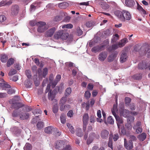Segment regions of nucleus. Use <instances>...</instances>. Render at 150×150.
<instances>
[{
  "label": "nucleus",
  "instance_id": "f257e3e1",
  "mask_svg": "<svg viewBox=\"0 0 150 150\" xmlns=\"http://www.w3.org/2000/svg\"><path fill=\"white\" fill-rule=\"evenodd\" d=\"M35 24L38 27L37 31L38 32L43 33L47 29L45 26L46 24L45 22L39 21L36 23Z\"/></svg>",
  "mask_w": 150,
  "mask_h": 150
},
{
  "label": "nucleus",
  "instance_id": "f03ea898",
  "mask_svg": "<svg viewBox=\"0 0 150 150\" xmlns=\"http://www.w3.org/2000/svg\"><path fill=\"white\" fill-rule=\"evenodd\" d=\"M37 73L39 79H42L43 78H45L48 73V70L47 68H45L42 71V69L39 68L38 70Z\"/></svg>",
  "mask_w": 150,
  "mask_h": 150
},
{
  "label": "nucleus",
  "instance_id": "7ed1b4c3",
  "mask_svg": "<svg viewBox=\"0 0 150 150\" xmlns=\"http://www.w3.org/2000/svg\"><path fill=\"white\" fill-rule=\"evenodd\" d=\"M19 9V6L16 5L12 6L11 10V14L12 16H16L18 13Z\"/></svg>",
  "mask_w": 150,
  "mask_h": 150
},
{
  "label": "nucleus",
  "instance_id": "20e7f679",
  "mask_svg": "<svg viewBox=\"0 0 150 150\" xmlns=\"http://www.w3.org/2000/svg\"><path fill=\"white\" fill-rule=\"evenodd\" d=\"M124 146L127 150H130L133 147V143L131 141H127L126 138L124 139Z\"/></svg>",
  "mask_w": 150,
  "mask_h": 150
},
{
  "label": "nucleus",
  "instance_id": "39448f33",
  "mask_svg": "<svg viewBox=\"0 0 150 150\" xmlns=\"http://www.w3.org/2000/svg\"><path fill=\"white\" fill-rule=\"evenodd\" d=\"M115 15L121 21H125L124 18V10L122 11L117 10L114 12Z\"/></svg>",
  "mask_w": 150,
  "mask_h": 150
},
{
  "label": "nucleus",
  "instance_id": "423d86ee",
  "mask_svg": "<svg viewBox=\"0 0 150 150\" xmlns=\"http://www.w3.org/2000/svg\"><path fill=\"white\" fill-rule=\"evenodd\" d=\"M56 30V28L54 27H52L48 29L45 33V37H52L53 35Z\"/></svg>",
  "mask_w": 150,
  "mask_h": 150
},
{
  "label": "nucleus",
  "instance_id": "0eeeda50",
  "mask_svg": "<svg viewBox=\"0 0 150 150\" xmlns=\"http://www.w3.org/2000/svg\"><path fill=\"white\" fill-rule=\"evenodd\" d=\"M89 120V116L87 113H85L83 117V129L85 131L86 129V126L88 124Z\"/></svg>",
  "mask_w": 150,
  "mask_h": 150
},
{
  "label": "nucleus",
  "instance_id": "6e6552de",
  "mask_svg": "<svg viewBox=\"0 0 150 150\" xmlns=\"http://www.w3.org/2000/svg\"><path fill=\"white\" fill-rule=\"evenodd\" d=\"M56 95L55 91L50 90L48 93V97L49 100L51 101L54 100L56 102V99H54Z\"/></svg>",
  "mask_w": 150,
  "mask_h": 150
},
{
  "label": "nucleus",
  "instance_id": "1a4fd4ad",
  "mask_svg": "<svg viewBox=\"0 0 150 150\" xmlns=\"http://www.w3.org/2000/svg\"><path fill=\"white\" fill-rule=\"evenodd\" d=\"M108 55L107 52L103 51L100 52L98 56V59L101 61H103L106 59Z\"/></svg>",
  "mask_w": 150,
  "mask_h": 150
},
{
  "label": "nucleus",
  "instance_id": "9d476101",
  "mask_svg": "<svg viewBox=\"0 0 150 150\" xmlns=\"http://www.w3.org/2000/svg\"><path fill=\"white\" fill-rule=\"evenodd\" d=\"M128 57L127 54L125 51H122L120 57V61L121 62L123 63L125 62Z\"/></svg>",
  "mask_w": 150,
  "mask_h": 150
},
{
  "label": "nucleus",
  "instance_id": "9b49d317",
  "mask_svg": "<svg viewBox=\"0 0 150 150\" xmlns=\"http://www.w3.org/2000/svg\"><path fill=\"white\" fill-rule=\"evenodd\" d=\"M105 46L104 45H98L93 47L91 50L92 52L96 53L103 50V48Z\"/></svg>",
  "mask_w": 150,
  "mask_h": 150
},
{
  "label": "nucleus",
  "instance_id": "f8f14e48",
  "mask_svg": "<svg viewBox=\"0 0 150 150\" xmlns=\"http://www.w3.org/2000/svg\"><path fill=\"white\" fill-rule=\"evenodd\" d=\"M98 2H99V5L102 8L104 9H108L109 7V6L108 4H107L106 2H104L103 0H98Z\"/></svg>",
  "mask_w": 150,
  "mask_h": 150
},
{
  "label": "nucleus",
  "instance_id": "ddd939ff",
  "mask_svg": "<svg viewBox=\"0 0 150 150\" xmlns=\"http://www.w3.org/2000/svg\"><path fill=\"white\" fill-rule=\"evenodd\" d=\"M64 142L62 141L59 140L57 142L55 145V148L57 149H61L64 147Z\"/></svg>",
  "mask_w": 150,
  "mask_h": 150
},
{
  "label": "nucleus",
  "instance_id": "4468645a",
  "mask_svg": "<svg viewBox=\"0 0 150 150\" xmlns=\"http://www.w3.org/2000/svg\"><path fill=\"white\" fill-rule=\"evenodd\" d=\"M132 18L131 15L128 11L124 10V18L125 21L126 20L129 21Z\"/></svg>",
  "mask_w": 150,
  "mask_h": 150
},
{
  "label": "nucleus",
  "instance_id": "2eb2a0df",
  "mask_svg": "<svg viewBox=\"0 0 150 150\" xmlns=\"http://www.w3.org/2000/svg\"><path fill=\"white\" fill-rule=\"evenodd\" d=\"M119 111L120 114L125 117L128 116L129 112V110L124 109L123 108H121Z\"/></svg>",
  "mask_w": 150,
  "mask_h": 150
},
{
  "label": "nucleus",
  "instance_id": "dca6fc26",
  "mask_svg": "<svg viewBox=\"0 0 150 150\" xmlns=\"http://www.w3.org/2000/svg\"><path fill=\"white\" fill-rule=\"evenodd\" d=\"M109 135V132L106 130H103L101 133V136L103 139H107Z\"/></svg>",
  "mask_w": 150,
  "mask_h": 150
},
{
  "label": "nucleus",
  "instance_id": "f3484780",
  "mask_svg": "<svg viewBox=\"0 0 150 150\" xmlns=\"http://www.w3.org/2000/svg\"><path fill=\"white\" fill-rule=\"evenodd\" d=\"M11 106L12 108L14 109H18L22 107L23 106V105L21 103H14V102L13 101V103Z\"/></svg>",
  "mask_w": 150,
  "mask_h": 150
},
{
  "label": "nucleus",
  "instance_id": "a211bd4d",
  "mask_svg": "<svg viewBox=\"0 0 150 150\" xmlns=\"http://www.w3.org/2000/svg\"><path fill=\"white\" fill-rule=\"evenodd\" d=\"M114 116L116 120L118 127L119 129L120 128V125L123 123L122 120V118H120L118 116H117L116 115Z\"/></svg>",
  "mask_w": 150,
  "mask_h": 150
},
{
  "label": "nucleus",
  "instance_id": "6ab92c4d",
  "mask_svg": "<svg viewBox=\"0 0 150 150\" xmlns=\"http://www.w3.org/2000/svg\"><path fill=\"white\" fill-rule=\"evenodd\" d=\"M125 3L127 6L129 7H132L135 4L134 0H125Z\"/></svg>",
  "mask_w": 150,
  "mask_h": 150
},
{
  "label": "nucleus",
  "instance_id": "aec40b11",
  "mask_svg": "<svg viewBox=\"0 0 150 150\" xmlns=\"http://www.w3.org/2000/svg\"><path fill=\"white\" fill-rule=\"evenodd\" d=\"M117 54L115 52L112 53L110 55L108 58V62H112L117 57Z\"/></svg>",
  "mask_w": 150,
  "mask_h": 150
},
{
  "label": "nucleus",
  "instance_id": "412c9836",
  "mask_svg": "<svg viewBox=\"0 0 150 150\" xmlns=\"http://www.w3.org/2000/svg\"><path fill=\"white\" fill-rule=\"evenodd\" d=\"M146 64L145 61H142L138 64V67L139 69H146Z\"/></svg>",
  "mask_w": 150,
  "mask_h": 150
},
{
  "label": "nucleus",
  "instance_id": "4be33fe9",
  "mask_svg": "<svg viewBox=\"0 0 150 150\" xmlns=\"http://www.w3.org/2000/svg\"><path fill=\"white\" fill-rule=\"evenodd\" d=\"M8 55L6 54H1L0 57V60L3 63L6 62L8 59Z\"/></svg>",
  "mask_w": 150,
  "mask_h": 150
},
{
  "label": "nucleus",
  "instance_id": "5701e85b",
  "mask_svg": "<svg viewBox=\"0 0 150 150\" xmlns=\"http://www.w3.org/2000/svg\"><path fill=\"white\" fill-rule=\"evenodd\" d=\"M62 31L59 30L55 33L54 37L55 39L58 40L59 39H61V35L62 34Z\"/></svg>",
  "mask_w": 150,
  "mask_h": 150
},
{
  "label": "nucleus",
  "instance_id": "b1692460",
  "mask_svg": "<svg viewBox=\"0 0 150 150\" xmlns=\"http://www.w3.org/2000/svg\"><path fill=\"white\" fill-rule=\"evenodd\" d=\"M11 87V86L8 84L3 83H0V88L2 90H6V88H9Z\"/></svg>",
  "mask_w": 150,
  "mask_h": 150
},
{
  "label": "nucleus",
  "instance_id": "393cba45",
  "mask_svg": "<svg viewBox=\"0 0 150 150\" xmlns=\"http://www.w3.org/2000/svg\"><path fill=\"white\" fill-rule=\"evenodd\" d=\"M76 134L77 136L79 137H82L83 134L81 129L80 128H77L76 129Z\"/></svg>",
  "mask_w": 150,
  "mask_h": 150
},
{
  "label": "nucleus",
  "instance_id": "a878e982",
  "mask_svg": "<svg viewBox=\"0 0 150 150\" xmlns=\"http://www.w3.org/2000/svg\"><path fill=\"white\" fill-rule=\"evenodd\" d=\"M62 34L61 35V39L63 40H66L69 36V33L64 32L63 30L62 31Z\"/></svg>",
  "mask_w": 150,
  "mask_h": 150
},
{
  "label": "nucleus",
  "instance_id": "bb28decb",
  "mask_svg": "<svg viewBox=\"0 0 150 150\" xmlns=\"http://www.w3.org/2000/svg\"><path fill=\"white\" fill-rule=\"evenodd\" d=\"M95 136V133L93 132L91 133L89 135L88 139L87 140V143L89 144L91 143L93 141V138Z\"/></svg>",
  "mask_w": 150,
  "mask_h": 150
},
{
  "label": "nucleus",
  "instance_id": "cd10ccee",
  "mask_svg": "<svg viewBox=\"0 0 150 150\" xmlns=\"http://www.w3.org/2000/svg\"><path fill=\"white\" fill-rule=\"evenodd\" d=\"M29 114L28 113H23L20 115V118L22 120L27 119L29 117Z\"/></svg>",
  "mask_w": 150,
  "mask_h": 150
},
{
  "label": "nucleus",
  "instance_id": "c85d7f7f",
  "mask_svg": "<svg viewBox=\"0 0 150 150\" xmlns=\"http://www.w3.org/2000/svg\"><path fill=\"white\" fill-rule=\"evenodd\" d=\"M14 59L12 58H10L7 62L6 66L8 67H9L13 64L14 62Z\"/></svg>",
  "mask_w": 150,
  "mask_h": 150
},
{
  "label": "nucleus",
  "instance_id": "c756f323",
  "mask_svg": "<svg viewBox=\"0 0 150 150\" xmlns=\"http://www.w3.org/2000/svg\"><path fill=\"white\" fill-rule=\"evenodd\" d=\"M118 109L117 104H114L113 106V108L111 110L112 112L113 115H116V112H117L118 111Z\"/></svg>",
  "mask_w": 150,
  "mask_h": 150
},
{
  "label": "nucleus",
  "instance_id": "7c9ffc66",
  "mask_svg": "<svg viewBox=\"0 0 150 150\" xmlns=\"http://www.w3.org/2000/svg\"><path fill=\"white\" fill-rule=\"evenodd\" d=\"M53 129V127L52 126H50L46 127L45 129V132L47 134H50Z\"/></svg>",
  "mask_w": 150,
  "mask_h": 150
},
{
  "label": "nucleus",
  "instance_id": "2f4dec72",
  "mask_svg": "<svg viewBox=\"0 0 150 150\" xmlns=\"http://www.w3.org/2000/svg\"><path fill=\"white\" fill-rule=\"evenodd\" d=\"M32 146L31 144L29 143H26L24 147V150H31Z\"/></svg>",
  "mask_w": 150,
  "mask_h": 150
},
{
  "label": "nucleus",
  "instance_id": "473e14b6",
  "mask_svg": "<svg viewBox=\"0 0 150 150\" xmlns=\"http://www.w3.org/2000/svg\"><path fill=\"white\" fill-rule=\"evenodd\" d=\"M67 125L71 133L72 134L74 133V129L71 125L69 123H67Z\"/></svg>",
  "mask_w": 150,
  "mask_h": 150
},
{
  "label": "nucleus",
  "instance_id": "72a5a7b5",
  "mask_svg": "<svg viewBox=\"0 0 150 150\" xmlns=\"http://www.w3.org/2000/svg\"><path fill=\"white\" fill-rule=\"evenodd\" d=\"M146 137V134L144 133H143L139 136V139L140 140L143 141L145 140Z\"/></svg>",
  "mask_w": 150,
  "mask_h": 150
},
{
  "label": "nucleus",
  "instance_id": "f704fd0d",
  "mask_svg": "<svg viewBox=\"0 0 150 150\" xmlns=\"http://www.w3.org/2000/svg\"><path fill=\"white\" fill-rule=\"evenodd\" d=\"M71 92V88L70 87L67 88L65 90V95L66 96H69Z\"/></svg>",
  "mask_w": 150,
  "mask_h": 150
},
{
  "label": "nucleus",
  "instance_id": "c9c22d12",
  "mask_svg": "<svg viewBox=\"0 0 150 150\" xmlns=\"http://www.w3.org/2000/svg\"><path fill=\"white\" fill-rule=\"evenodd\" d=\"M137 9L140 12H142L144 14H145L146 13V11L142 8L139 4L137 3Z\"/></svg>",
  "mask_w": 150,
  "mask_h": 150
},
{
  "label": "nucleus",
  "instance_id": "e433bc0d",
  "mask_svg": "<svg viewBox=\"0 0 150 150\" xmlns=\"http://www.w3.org/2000/svg\"><path fill=\"white\" fill-rule=\"evenodd\" d=\"M131 100V99L129 97H126L125 98V102L126 106L129 105V103Z\"/></svg>",
  "mask_w": 150,
  "mask_h": 150
},
{
  "label": "nucleus",
  "instance_id": "4c0bfd02",
  "mask_svg": "<svg viewBox=\"0 0 150 150\" xmlns=\"http://www.w3.org/2000/svg\"><path fill=\"white\" fill-rule=\"evenodd\" d=\"M44 123L42 122H38L37 125V128L38 129H40L43 127Z\"/></svg>",
  "mask_w": 150,
  "mask_h": 150
},
{
  "label": "nucleus",
  "instance_id": "58836bf2",
  "mask_svg": "<svg viewBox=\"0 0 150 150\" xmlns=\"http://www.w3.org/2000/svg\"><path fill=\"white\" fill-rule=\"evenodd\" d=\"M62 28L63 29L64 28H71L73 27V25L71 24H67L64 25H62Z\"/></svg>",
  "mask_w": 150,
  "mask_h": 150
},
{
  "label": "nucleus",
  "instance_id": "ea45409f",
  "mask_svg": "<svg viewBox=\"0 0 150 150\" xmlns=\"http://www.w3.org/2000/svg\"><path fill=\"white\" fill-rule=\"evenodd\" d=\"M33 78L34 81V83L36 86H39L40 84V82L38 81H37V76L35 75L33 76Z\"/></svg>",
  "mask_w": 150,
  "mask_h": 150
},
{
  "label": "nucleus",
  "instance_id": "a19ab883",
  "mask_svg": "<svg viewBox=\"0 0 150 150\" xmlns=\"http://www.w3.org/2000/svg\"><path fill=\"white\" fill-rule=\"evenodd\" d=\"M95 23L93 21H88L86 22V25L88 27H91L93 26Z\"/></svg>",
  "mask_w": 150,
  "mask_h": 150
},
{
  "label": "nucleus",
  "instance_id": "79ce46f5",
  "mask_svg": "<svg viewBox=\"0 0 150 150\" xmlns=\"http://www.w3.org/2000/svg\"><path fill=\"white\" fill-rule=\"evenodd\" d=\"M61 122L62 124H64L66 122V116L63 115H62L60 117Z\"/></svg>",
  "mask_w": 150,
  "mask_h": 150
},
{
  "label": "nucleus",
  "instance_id": "37998d69",
  "mask_svg": "<svg viewBox=\"0 0 150 150\" xmlns=\"http://www.w3.org/2000/svg\"><path fill=\"white\" fill-rule=\"evenodd\" d=\"M92 150H105V148L103 146H101L99 148L97 146H94L92 148Z\"/></svg>",
  "mask_w": 150,
  "mask_h": 150
},
{
  "label": "nucleus",
  "instance_id": "c03bdc74",
  "mask_svg": "<svg viewBox=\"0 0 150 150\" xmlns=\"http://www.w3.org/2000/svg\"><path fill=\"white\" fill-rule=\"evenodd\" d=\"M120 46V45H119V43L112 45L111 46V50H115L119 47H121Z\"/></svg>",
  "mask_w": 150,
  "mask_h": 150
},
{
  "label": "nucleus",
  "instance_id": "a18cd8bd",
  "mask_svg": "<svg viewBox=\"0 0 150 150\" xmlns=\"http://www.w3.org/2000/svg\"><path fill=\"white\" fill-rule=\"evenodd\" d=\"M67 97L65 96V97L62 98L60 101V104H64L65 103L67 100Z\"/></svg>",
  "mask_w": 150,
  "mask_h": 150
},
{
  "label": "nucleus",
  "instance_id": "49530a36",
  "mask_svg": "<svg viewBox=\"0 0 150 150\" xmlns=\"http://www.w3.org/2000/svg\"><path fill=\"white\" fill-rule=\"evenodd\" d=\"M127 39L126 38L123 39L122 40L121 42L119 43V45H120V46L122 47L124 46L126 41H127Z\"/></svg>",
  "mask_w": 150,
  "mask_h": 150
},
{
  "label": "nucleus",
  "instance_id": "de8ad7c7",
  "mask_svg": "<svg viewBox=\"0 0 150 150\" xmlns=\"http://www.w3.org/2000/svg\"><path fill=\"white\" fill-rule=\"evenodd\" d=\"M26 75L28 79H30L32 77L31 72L29 70H26L25 71Z\"/></svg>",
  "mask_w": 150,
  "mask_h": 150
},
{
  "label": "nucleus",
  "instance_id": "09e8293b",
  "mask_svg": "<svg viewBox=\"0 0 150 150\" xmlns=\"http://www.w3.org/2000/svg\"><path fill=\"white\" fill-rule=\"evenodd\" d=\"M108 122L111 124H113L114 121L111 116H109L108 118Z\"/></svg>",
  "mask_w": 150,
  "mask_h": 150
},
{
  "label": "nucleus",
  "instance_id": "8fccbe9b",
  "mask_svg": "<svg viewBox=\"0 0 150 150\" xmlns=\"http://www.w3.org/2000/svg\"><path fill=\"white\" fill-rule=\"evenodd\" d=\"M58 108L57 105L56 104L54 105L52 108V110L53 112L54 113H57L58 112Z\"/></svg>",
  "mask_w": 150,
  "mask_h": 150
},
{
  "label": "nucleus",
  "instance_id": "3c124183",
  "mask_svg": "<svg viewBox=\"0 0 150 150\" xmlns=\"http://www.w3.org/2000/svg\"><path fill=\"white\" fill-rule=\"evenodd\" d=\"M20 114H19V113L16 110H14L12 113V115L13 117H17L18 116L20 117Z\"/></svg>",
  "mask_w": 150,
  "mask_h": 150
},
{
  "label": "nucleus",
  "instance_id": "603ef678",
  "mask_svg": "<svg viewBox=\"0 0 150 150\" xmlns=\"http://www.w3.org/2000/svg\"><path fill=\"white\" fill-rule=\"evenodd\" d=\"M6 20V17L4 15H0V23L4 22Z\"/></svg>",
  "mask_w": 150,
  "mask_h": 150
},
{
  "label": "nucleus",
  "instance_id": "864d4df0",
  "mask_svg": "<svg viewBox=\"0 0 150 150\" xmlns=\"http://www.w3.org/2000/svg\"><path fill=\"white\" fill-rule=\"evenodd\" d=\"M141 125V122L140 121H138L136 123V125L133 127V129H136L137 128L140 127Z\"/></svg>",
  "mask_w": 150,
  "mask_h": 150
},
{
  "label": "nucleus",
  "instance_id": "5fc2aeb1",
  "mask_svg": "<svg viewBox=\"0 0 150 150\" xmlns=\"http://www.w3.org/2000/svg\"><path fill=\"white\" fill-rule=\"evenodd\" d=\"M0 42L3 43L4 46V44L6 42L7 40L5 37H1L0 38Z\"/></svg>",
  "mask_w": 150,
  "mask_h": 150
},
{
  "label": "nucleus",
  "instance_id": "6e6d98bb",
  "mask_svg": "<svg viewBox=\"0 0 150 150\" xmlns=\"http://www.w3.org/2000/svg\"><path fill=\"white\" fill-rule=\"evenodd\" d=\"M76 33L79 35H81L83 34V31L80 29L79 27L76 28Z\"/></svg>",
  "mask_w": 150,
  "mask_h": 150
},
{
  "label": "nucleus",
  "instance_id": "4d7b16f0",
  "mask_svg": "<svg viewBox=\"0 0 150 150\" xmlns=\"http://www.w3.org/2000/svg\"><path fill=\"white\" fill-rule=\"evenodd\" d=\"M91 93L89 92V91H87L85 92L84 93V96L85 98H86L87 99H88L90 98L91 96Z\"/></svg>",
  "mask_w": 150,
  "mask_h": 150
},
{
  "label": "nucleus",
  "instance_id": "13d9d810",
  "mask_svg": "<svg viewBox=\"0 0 150 150\" xmlns=\"http://www.w3.org/2000/svg\"><path fill=\"white\" fill-rule=\"evenodd\" d=\"M17 72L16 70L14 69H12L11 71H10L8 74L9 76H12L15 74Z\"/></svg>",
  "mask_w": 150,
  "mask_h": 150
},
{
  "label": "nucleus",
  "instance_id": "bf43d9fd",
  "mask_svg": "<svg viewBox=\"0 0 150 150\" xmlns=\"http://www.w3.org/2000/svg\"><path fill=\"white\" fill-rule=\"evenodd\" d=\"M133 77L135 79L137 80H139V79H141L142 78V75L141 74L136 75L134 76Z\"/></svg>",
  "mask_w": 150,
  "mask_h": 150
},
{
  "label": "nucleus",
  "instance_id": "052dcab7",
  "mask_svg": "<svg viewBox=\"0 0 150 150\" xmlns=\"http://www.w3.org/2000/svg\"><path fill=\"white\" fill-rule=\"evenodd\" d=\"M134 129L136 130V133L138 134L141 133L142 131V129L141 127L137 128L136 129Z\"/></svg>",
  "mask_w": 150,
  "mask_h": 150
},
{
  "label": "nucleus",
  "instance_id": "680f3d73",
  "mask_svg": "<svg viewBox=\"0 0 150 150\" xmlns=\"http://www.w3.org/2000/svg\"><path fill=\"white\" fill-rule=\"evenodd\" d=\"M134 118L133 116H129L127 118V121L130 123L131 122L134 121Z\"/></svg>",
  "mask_w": 150,
  "mask_h": 150
},
{
  "label": "nucleus",
  "instance_id": "e2e57ef3",
  "mask_svg": "<svg viewBox=\"0 0 150 150\" xmlns=\"http://www.w3.org/2000/svg\"><path fill=\"white\" fill-rule=\"evenodd\" d=\"M108 146L110 147L112 149V139H110V138H109V142L108 143Z\"/></svg>",
  "mask_w": 150,
  "mask_h": 150
},
{
  "label": "nucleus",
  "instance_id": "0e129e2a",
  "mask_svg": "<svg viewBox=\"0 0 150 150\" xmlns=\"http://www.w3.org/2000/svg\"><path fill=\"white\" fill-rule=\"evenodd\" d=\"M62 150H70L71 149V146L69 145H66L65 146L62 148Z\"/></svg>",
  "mask_w": 150,
  "mask_h": 150
},
{
  "label": "nucleus",
  "instance_id": "69168bd1",
  "mask_svg": "<svg viewBox=\"0 0 150 150\" xmlns=\"http://www.w3.org/2000/svg\"><path fill=\"white\" fill-rule=\"evenodd\" d=\"M110 30L108 29L105 30L104 31V34L106 36H109L110 35Z\"/></svg>",
  "mask_w": 150,
  "mask_h": 150
},
{
  "label": "nucleus",
  "instance_id": "338daca9",
  "mask_svg": "<svg viewBox=\"0 0 150 150\" xmlns=\"http://www.w3.org/2000/svg\"><path fill=\"white\" fill-rule=\"evenodd\" d=\"M62 17L60 16H56L54 18V20L56 21L57 22L61 20Z\"/></svg>",
  "mask_w": 150,
  "mask_h": 150
},
{
  "label": "nucleus",
  "instance_id": "774afa93",
  "mask_svg": "<svg viewBox=\"0 0 150 150\" xmlns=\"http://www.w3.org/2000/svg\"><path fill=\"white\" fill-rule=\"evenodd\" d=\"M33 112L34 114H41L42 112V111L40 109H35Z\"/></svg>",
  "mask_w": 150,
  "mask_h": 150
}]
</instances>
